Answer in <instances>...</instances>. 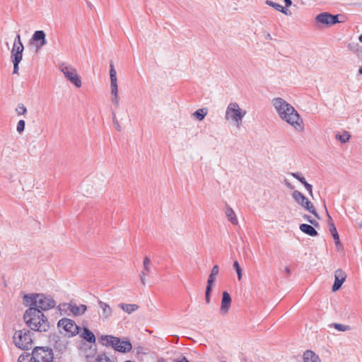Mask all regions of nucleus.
Listing matches in <instances>:
<instances>
[{
  "label": "nucleus",
  "instance_id": "28",
  "mask_svg": "<svg viewBox=\"0 0 362 362\" xmlns=\"http://www.w3.org/2000/svg\"><path fill=\"white\" fill-rule=\"evenodd\" d=\"M110 95H118L117 81H110Z\"/></svg>",
  "mask_w": 362,
  "mask_h": 362
},
{
  "label": "nucleus",
  "instance_id": "30",
  "mask_svg": "<svg viewBox=\"0 0 362 362\" xmlns=\"http://www.w3.org/2000/svg\"><path fill=\"white\" fill-rule=\"evenodd\" d=\"M233 267H234V269L236 271L238 280H241L242 275H243V271H242V269H241V267H240V264H239L238 261H235L233 262Z\"/></svg>",
  "mask_w": 362,
  "mask_h": 362
},
{
  "label": "nucleus",
  "instance_id": "45",
  "mask_svg": "<svg viewBox=\"0 0 362 362\" xmlns=\"http://www.w3.org/2000/svg\"><path fill=\"white\" fill-rule=\"evenodd\" d=\"M212 289H213V285L207 284L206 288V291H205V294H210L211 295Z\"/></svg>",
  "mask_w": 362,
  "mask_h": 362
},
{
  "label": "nucleus",
  "instance_id": "49",
  "mask_svg": "<svg viewBox=\"0 0 362 362\" xmlns=\"http://www.w3.org/2000/svg\"><path fill=\"white\" fill-rule=\"evenodd\" d=\"M299 182L302 183L303 185L307 183L305 177L303 176L300 179H299Z\"/></svg>",
  "mask_w": 362,
  "mask_h": 362
},
{
  "label": "nucleus",
  "instance_id": "17",
  "mask_svg": "<svg viewBox=\"0 0 362 362\" xmlns=\"http://www.w3.org/2000/svg\"><path fill=\"white\" fill-rule=\"evenodd\" d=\"M231 304V297L227 291H223L222 293V300L221 305V312L223 314L228 313Z\"/></svg>",
  "mask_w": 362,
  "mask_h": 362
},
{
  "label": "nucleus",
  "instance_id": "5",
  "mask_svg": "<svg viewBox=\"0 0 362 362\" xmlns=\"http://www.w3.org/2000/svg\"><path fill=\"white\" fill-rule=\"evenodd\" d=\"M245 115L246 110L240 108L237 103H230L226 107L225 119L228 122H233L237 127H240Z\"/></svg>",
  "mask_w": 362,
  "mask_h": 362
},
{
  "label": "nucleus",
  "instance_id": "2",
  "mask_svg": "<svg viewBox=\"0 0 362 362\" xmlns=\"http://www.w3.org/2000/svg\"><path fill=\"white\" fill-rule=\"evenodd\" d=\"M23 319L28 327L32 330L46 332L49 329V322L42 311L36 308L30 307L25 310Z\"/></svg>",
  "mask_w": 362,
  "mask_h": 362
},
{
  "label": "nucleus",
  "instance_id": "23",
  "mask_svg": "<svg viewBox=\"0 0 362 362\" xmlns=\"http://www.w3.org/2000/svg\"><path fill=\"white\" fill-rule=\"evenodd\" d=\"M118 307L128 314H131L139 309V306L136 304L119 303Z\"/></svg>",
  "mask_w": 362,
  "mask_h": 362
},
{
  "label": "nucleus",
  "instance_id": "16",
  "mask_svg": "<svg viewBox=\"0 0 362 362\" xmlns=\"http://www.w3.org/2000/svg\"><path fill=\"white\" fill-rule=\"evenodd\" d=\"M144 270L139 274L141 284L146 285V277L151 272V262L148 257H145L143 261Z\"/></svg>",
  "mask_w": 362,
  "mask_h": 362
},
{
  "label": "nucleus",
  "instance_id": "21",
  "mask_svg": "<svg viewBox=\"0 0 362 362\" xmlns=\"http://www.w3.org/2000/svg\"><path fill=\"white\" fill-rule=\"evenodd\" d=\"M304 362H320L317 355L313 351L307 350L303 354Z\"/></svg>",
  "mask_w": 362,
  "mask_h": 362
},
{
  "label": "nucleus",
  "instance_id": "38",
  "mask_svg": "<svg viewBox=\"0 0 362 362\" xmlns=\"http://www.w3.org/2000/svg\"><path fill=\"white\" fill-rule=\"evenodd\" d=\"M304 219L308 221L310 223L313 225L315 227H317L319 226L318 222L316 220L311 219L310 217L308 215H305L303 216Z\"/></svg>",
  "mask_w": 362,
  "mask_h": 362
},
{
  "label": "nucleus",
  "instance_id": "44",
  "mask_svg": "<svg viewBox=\"0 0 362 362\" xmlns=\"http://www.w3.org/2000/svg\"><path fill=\"white\" fill-rule=\"evenodd\" d=\"M216 277L209 275L207 280V284L214 286V284L216 281Z\"/></svg>",
  "mask_w": 362,
  "mask_h": 362
},
{
  "label": "nucleus",
  "instance_id": "25",
  "mask_svg": "<svg viewBox=\"0 0 362 362\" xmlns=\"http://www.w3.org/2000/svg\"><path fill=\"white\" fill-rule=\"evenodd\" d=\"M266 4L274 8L276 10L281 11L283 13L287 14L286 9L279 4L274 3L270 0L265 1Z\"/></svg>",
  "mask_w": 362,
  "mask_h": 362
},
{
  "label": "nucleus",
  "instance_id": "56",
  "mask_svg": "<svg viewBox=\"0 0 362 362\" xmlns=\"http://www.w3.org/2000/svg\"><path fill=\"white\" fill-rule=\"evenodd\" d=\"M358 40L361 42H362V34L359 36Z\"/></svg>",
  "mask_w": 362,
  "mask_h": 362
},
{
  "label": "nucleus",
  "instance_id": "22",
  "mask_svg": "<svg viewBox=\"0 0 362 362\" xmlns=\"http://www.w3.org/2000/svg\"><path fill=\"white\" fill-rule=\"evenodd\" d=\"M81 337L89 343H94L95 341V337L94 334L86 327L83 328V332L81 334Z\"/></svg>",
  "mask_w": 362,
  "mask_h": 362
},
{
  "label": "nucleus",
  "instance_id": "42",
  "mask_svg": "<svg viewBox=\"0 0 362 362\" xmlns=\"http://www.w3.org/2000/svg\"><path fill=\"white\" fill-rule=\"evenodd\" d=\"M20 45H23V43L21 42V35L19 34H18L14 40L13 45L18 46Z\"/></svg>",
  "mask_w": 362,
  "mask_h": 362
},
{
  "label": "nucleus",
  "instance_id": "35",
  "mask_svg": "<svg viewBox=\"0 0 362 362\" xmlns=\"http://www.w3.org/2000/svg\"><path fill=\"white\" fill-rule=\"evenodd\" d=\"M111 101L115 106V108H118L119 106V101L120 98L119 95H112L111 96Z\"/></svg>",
  "mask_w": 362,
  "mask_h": 362
},
{
  "label": "nucleus",
  "instance_id": "51",
  "mask_svg": "<svg viewBox=\"0 0 362 362\" xmlns=\"http://www.w3.org/2000/svg\"><path fill=\"white\" fill-rule=\"evenodd\" d=\"M327 216H328V223H332V222H333L331 216L329 215V214L327 212Z\"/></svg>",
  "mask_w": 362,
  "mask_h": 362
},
{
  "label": "nucleus",
  "instance_id": "50",
  "mask_svg": "<svg viewBox=\"0 0 362 362\" xmlns=\"http://www.w3.org/2000/svg\"><path fill=\"white\" fill-rule=\"evenodd\" d=\"M284 272H285L286 274H287L288 275H289V274H290V273H291V270H290V269H289V267H285V269H284Z\"/></svg>",
  "mask_w": 362,
  "mask_h": 362
},
{
  "label": "nucleus",
  "instance_id": "43",
  "mask_svg": "<svg viewBox=\"0 0 362 362\" xmlns=\"http://www.w3.org/2000/svg\"><path fill=\"white\" fill-rule=\"evenodd\" d=\"M293 177L296 178L299 181V179H300L303 177L302 173H289Z\"/></svg>",
  "mask_w": 362,
  "mask_h": 362
},
{
  "label": "nucleus",
  "instance_id": "26",
  "mask_svg": "<svg viewBox=\"0 0 362 362\" xmlns=\"http://www.w3.org/2000/svg\"><path fill=\"white\" fill-rule=\"evenodd\" d=\"M350 134L348 132H344L343 134H337L336 139L341 141V143L344 144L347 142L350 139Z\"/></svg>",
  "mask_w": 362,
  "mask_h": 362
},
{
  "label": "nucleus",
  "instance_id": "33",
  "mask_svg": "<svg viewBox=\"0 0 362 362\" xmlns=\"http://www.w3.org/2000/svg\"><path fill=\"white\" fill-rule=\"evenodd\" d=\"M95 362H113L105 354H100L97 356Z\"/></svg>",
  "mask_w": 362,
  "mask_h": 362
},
{
  "label": "nucleus",
  "instance_id": "1",
  "mask_svg": "<svg viewBox=\"0 0 362 362\" xmlns=\"http://www.w3.org/2000/svg\"><path fill=\"white\" fill-rule=\"evenodd\" d=\"M272 104L280 119L298 132L304 130L303 120L296 109L282 98L276 97L272 99Z\"/></svg>",
  "mask_w": 362,
  "mask_h": 362
},
{
  "label": "nucleus",
  "instance_id": "10",
  "mask_svg": "<svg viewBox=\"0 0 362 362\" xmlns=\"http://www.w3.org/2000/svg\"><path fill=\"white\" fill-rule=\"evenodd\" d=\"M291 196L298 204L308 212L313 214L316 218H319L313 204L304 196L303 193L298 190H294L292 192Z\"/></svg>",
  "mask_w": 362,
  "mask_h": 362
},
{
  "label": "nucleus",
  "instance_id": "7",
  "mask_svg": "<svg viewBox=\"0 0 362 362\" xmlns=\"http://www.w3.org/2000/svg\"><path fill=\"white\" fill-rule=\"evenodd\" d=\"M34 362H52L54 358L52 349L45 346H37L32 352Z\"/></svg>",
  "mask_w": 362,
  "mask_h": 362
},
{
  "label": "nucleus",
  "instance_id": "24",
  "mask_svg": "<svg viewBox=\"0 0 362 362\" xmlns=\"http://www.w3.org/2000/svg\"><path fill=\"white\" fill-rule=\"evenodd\" d=\"M206 115L207 110L206 108L198 109L193 113V115L199 121L203 120Z\"/></svg>",
  "mask_w": 362,
  "mask_h": 362
},
{
  "label": "nucleus",
  "instance_id": "41",
  "mask_svg": "<svg viewBox=\"0 0 362 362\" xmlns=\"http://www.w3.org/2000/svg\"><path fill=\"white\" fill-rule=\"evenodd\" d=\"M305 188L308 192L310 196L313 198V187L310 184L307 182L305 185H304Z\"/></svg>",
  "mask_w": 362,
  "mask_h": 362
},
{
  "label": "nucleus",
  "instance_id": "34",
  "mask_svg": "<svg viewBox=\"0 0 362 362\" xmlns=\"http://www.w3.org/2000/svg\"><path fill=\"white\" fill-rule=\"evenodd\" d=\"M25 121L23 119H21L18 121L16 127V130L18 133H22L25 129Z\"/></svg>",
  "mask_w": 362,
  "mask_h": 362
},
{
  "label": "nucleus",
  "instance_id": "48",
  "mask_svg": "<svg viewBox=\"0 0 362 362\" xmlns=\"http://www.w3.org/2000/svg\"><path fill=\"white\" fill-rule=\"evenodd\" d=\"M284 2H285V4L286 6L288 7V6H290L291 4H292V1L291 0H284Z\"/></svg>",
  "mask_w": 362,
  "mask_h": 362
},
{
  "label": "nucleus",
  "instance_id": "12",
  "mask_svg": "<svg viewBox=\"0 0 362 362\" xmlns=\"http://www.w3.org/2000/svg\"><path fill=\"white\" fill-rule=\"evenodd\" d=\"M315 21L317 23L327 26H331L340 22L339 21V15H332L328 12L318 14L315 17Z\"/></svg>",
  "mask_w": 362,
  "mask_h": 362
},
{
  "label": "nucleus",
  "instance_id": "9",
  "mask_svg": "<svg viewBox=\"0 0 362 362\" xmlns=\"http://www.w3.org/2000/svg\"><path fill=\"white\" fill-rule=\"evenodd\" d=\"M57 326L59 329H62L64 331V334L69 337L79 334L81 329L74 320L66 317L61 319L58 322ZM60 332H62V330Z\"/></svg>",
  "mask_w": 362,
  "mask_h": 362
},
{
  "label": "nucleus",
  "instance_id": "36",
  "mask_svg": "<svg viewBox=\"0 0 362 362\" xmlns=\"http://www.w3.org/2000/svg\"><path fill=\"white\" fill-rule=\"evenodd\" d=\"M333 238L334 240V243H335V245L337 247V250H343V245L340 243L339 236V235H334V237H333Z\"/></svg>",
  "mask_w": 362,
  "mask_h": 362
},
{
  "label": "nucleus",
  "instance_id": "13",
  "mask_svg": "<svg viewBox=\"0 0 362 362\" xmlns=\"http://www.w3.org/2000/svg\"><path fill=\"white\" fill-rule=\"evenodd\" d=\"M59 310H69L74 315L78 316L83 315L87 310V307L85 305H76V303L71 302L69 303H64L59 305Z\"/></svg>",
  "mask_w": 362,
  "mask_h": 362
},
{
  "label": "nucleus",
  "instance_id": "57",
  "mask_svg": "<svg viewBox=\"0 0 362 362\" xmlns=\"http://www.w3.org/2000/svg\"><path fill=\"white\" fill-rule=\"evenodd\" d=\"M361 58H362V49H361Z\"/></svg>",
  "mask_w": 362,
  "mask_h": 362
},
{
  "label": "nucleus",
  "instance_id": "31",
  "mask_svg": "<svg viewBox=\"0 0 362 362\" xmlns=\"http://www.w3.org/2000/svg\"><path fill=\"white\" fill-rule=\"evenodd\" d=\"M110 81H117V72L112 64H110Z\"/></svg>",
  "mask_w": 362,
  "mask_h": 362
},
{
  "label": "nucleus",
  "instance_id": "27",
  "mask_svg": "<svg viewBox=\"0 0 362 362\" xmlns=\"http://www.w3.org/2000/svg\"><path fill=\"white\" fill-rule=\"evenodd\" d=\"M331 326H333L336 329L340 332H346L351 329L350 326L342 324L334 323Z\"/></svg>",
  "mask_w": 362,
  "mask_h": 362
},
{
  "label": "nucleus",
  "instance_id": "4",
  "mask_svg": "<svg viewBox=\"0 0 362 362\" xmlns=\"http://www.w3.org/2000/svg\"><path fill=\"white\" fill-rule=\"evenodd\" d=\"M100 340L103 346H112L118 352L127 353L132 349V345L129 340L121 341L119 338L112 335H103Z\"/></svg>",
  "mask_w": 362,
  "mask_h": 362
},
{
  "label": "nucleus",
  "instance_id": "8",
  "mask_svg": "<svg viewBox=\"0 0 362 362\" xmlns=\"http://www.w3.org/2000/svg\"><path fill=\"white\" fill-rule=\"evenodd\" d=\"M60 71L64 74V76L77 88L81 86V80L78 75L76 69L71 65L66 63H62L59 65Z\"/></svg>",
  "mask_w": 362,
  "mask_h": 362
},
{
  "label": "nucleus",
  "instance_id": "52",
  "mask_svg": "<svg viewBox=\"0 0 362 362\" xmlns=\"http://www.w3.org/2000/svg\"><path fill=\"white\" fill-rule=\"evenodd\" d=\"M266 38L268 39V40H272V36L269 33H267V35H266Z\"/></svg>",
  "mask_w": 362,
  "mask_h": 362
},
{
  "label": "nucleus",
  "instance_id": "55",
  "mask_svg": "<svg viewBox=\"0 0 362 362\" xmlns=\"http://www.w3.org/2000/svg\"><path fill=\"white\" fill-rule=\"evenodd\" d=\"M157 362H165V361L163 358H160Z\"/></svg>",
  "mask_w": 362,
  "mask_h": 362
},
{
  "label": "nucleus",
  "instance_id": "19",
  "mask_svg": "<svg viewBox=\"0 0 362 362\" xmlns=\"http://www.w3.org/2000/svg\"><path fill=\"white\" fill-rule=\"evenodd\" d=\"M299 228L302 232L310 236L314 237L317 235V231L310 225L302 223L300 225Z\"/></svg>",
  "mask_w": 362,
  "mask_h": 362
},
{
  "label": "nucleus",
  "instance_id": "18",
  "mask_svg": "<svg viewBox=\"0 0 362 362\" xmlns=\"http://www.w3.org/2000/svg\"><path fill=\"white\" fill-rule=\"evenodd\" d=\"M98 305L102 310L101 315L103 320H107L112 317L113 311L110 305L102 300H98Z\"/></svg>",
  "mask_w": 362,
  "mask_h": 362
},
{
  "label": "nucleus",
  "instance_id": "20",
  "mask_svg": "<svg viewBox=\"0 0 362 362\" xmlns=\"http://www.w3.org/2000/svg\"><path fill=\"white\" fill-rule=\"evenodd\" d=\"M225 214L229 221L233 225H237L238 221L235 211L230 206H227L225 210Z\"/></svg>",
  "mask_w": 362,
  "mask_h": 362
},
{
  "label": "nucleus",
  "instance_id": "54",
  "mask_svg": "<svg viewBox=\"0 0 362 362\" xmlns=\"http://www.w3.org/2000/svg\"><path fill=\"white\" fill-rule=\"evenodd\" d=\"M358 73H359L360 74H362V66L359 68V69H358Z\"/></svg>",
  "mask_w": 362,
  "mask_h": 362
},
{
  "label": "nucleus",
  "instance_id": "53",
  "mask_svg": "<svg viewBox=\"0 0 362 362\" xmlns=\"http://www.w3.org/2000/svg\"><path fill=\"white\" fill-rule=\"evenodd\" d=\"M88 6L90 9H92V8H93V6L90 2H88Z\"/></svg>",
  "mask_w": 362,
  "mask_h": 362
},
{
  "label": "nucleus",
  "instance_id": "6",
  "mask_svg": "<svg viewBox=\"0 0 362 362\" xmlns=\"http://www.w3.org/2000/svg\"><path fill=\"white\" fill-rule=\"evenodd\" d=\"M13 339L15 345L21 349L28 350L32 348L31 332L26 329L16 331Z\"/></svg>",
  "mask_w": 362,
  "mask_h": 362
},
{
  "label": "nucleus",
  "instance_id": "40",
  "mask_svg": "<svg viewBox=\"0 0 362 362\" xmlns=\"http://www.w3.org/2000/svg\"><path fill=\"white\" fill-rule=\"evenodd\" d=\"M219 272V267L218 265H214L212 267L211 273L209 275L216 277Z\"/></svg>",
  "mask_w": 362,
  "mask_h": 362
},
{
  "label": "nucleus",
  "instance_id": "46",
  "mask_svg": "<svg viewBox=\"0 0 362 362\" xmlns=\"http://www.w3.org/2000/svg\"><path fill=\"white\" fill-rule=\"evenodd\" d=\"M284 185L291 189H293L294 188L293 185H292L287 180H284Z\"/></svg>",
  "mask_w": 362,
  "mask_h": 362
},
{
  "label": "nucleus",
  "instance_id": "3",
  "mask_svg": "<svg viewBox=\"0 0 362 362\" xmlns=\"http://www.w3.org/2000/svg\"><path fill=\"white\" fill-rule=\"evenodd\" d=\"M24 304L39 310H47L53 308L56 302L51 297L42 293L27 294L23 296Z\"/></svg>",
  "mask_w": 362,
  "mask_h": 362
},
{
  "label": "nucleus",
  "instance_id": "39",
  "mask_svg": "<svg viewBox=\"0 0 362 362\" xmlns=\"http://www.w3.org/2000/svg\"><path fill=\"white\" fill-rule=\"evenodd\" d=\"M329 231L333 237H334V235H339L337 228L333 222H332V223H329Z\"/></svg>",
  "mask_w": 362,
  "mask_h": 362
},
{
  "label": "nucleus",
  "instance_id": "14",
  "mask_svg": "<svg viewBox=\"0 0 362 362\" xmlns=\"http://www.w3.org/2000/svg\"><path fill=\"white\" fill-rule=\"evenodd\" d=\"M47 43L46 35L43 30H36L30 39V44H34L37 50L42 49Z\"/></svg>",
  "mask_w": 362,
  "mask_h": 362
},
{
  "label": "nucleus",
  "instance_id": "15",
  "mask_svg": "<svg viewBox=\"0 0 362 362\" xmlns=\"http://www.w3.org/2000/svg\"><path fill=\"white\" fill-rule=\"evenodd\" d=\"M346 274L345 272H344L341 269H337L335 271V274H334V283L332 286V291H338L341 288L342 284L346 280Z\"/></svg>",
  "mask_w": 362,
  "mask_h": 362
},
{
  "label": "nucleus",
  "instance_id": "11",
  "mask_svg": "<svg viewBox=\"0 0 362 362\" xmlns=\"http://www.w3.org/2000/svg\"><path fill=\"white\" fill-rule=\"evenodd\" d=\"M24 50L23 45H13L11 49V61L13 64V74H18V65L23 59V52Z\"/></svg>",
  "mask_w": 362,
  "mask_h": 362
},
{
  "label": "nucleus",
  "instance_id": "47",
  "mask_svg": "<svg viewBox=\"0 0 362 362\" xmlns=\"http://www.w3.org/2000/svg\"><path fill=\"white\" fill-rule=\"evenodd\" d=\"M205 301L206 304H209L211 302V295L205 294Z\"/></svg>",
  "mask_w": 362,
  "mask_h": 362
},
{
  "label": "nucleus",
  "instance_id": "32",
  "mask_svg": "<svg viewBox=\"0 0 362 362\" xmlns=\"http://www.w3.org/2000/svg\"><path fill=\"white\" fill-rule=\"evenodd\" d=\"M18 362H34L32 356L28 355H21L18 357Z\"/></svg>",
  "mask_w": 362,
  "mask_h": 362
},
{
  "label": "nucleus",
  "instance_id": "29",
  "mask_svg": "<svg viewBox=\"0 0 362 362\" xmlns=\"http://www.w3.org/2000/svg\"><path fill=\"white\" fill-rule=\"evenodd\" d=\"M16 112L18 115H25L27 112V108L23 104L19 103L16 108Z\"/></svg>",
  "mask_w": 362,
  "mask_h": 362
},
{
  "label": "nucleus",
  "instance_id": "37",
  "mask_svg": "<svg viewBox=\"0 0 362 362\" xmlns=\"http://www.w3.org/2000/svg\"><path fill=\"white\" fill-rule=\"evenodd\" d=\"M112 121H113V124L115 125V129L118 132H120L122 130V127H121L120 124H119V122L116 118L115 113L114 112H112Z\"/></svg>",
  "mask_w": 362,
  "mask_h": 362
}]
</instances>
